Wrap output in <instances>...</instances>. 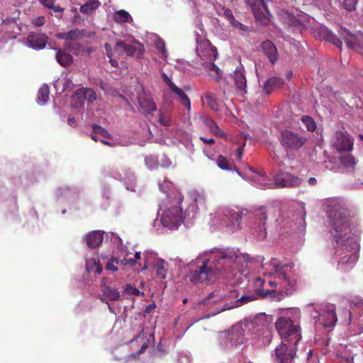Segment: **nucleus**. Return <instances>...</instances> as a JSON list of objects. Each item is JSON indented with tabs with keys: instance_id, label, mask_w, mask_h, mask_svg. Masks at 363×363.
<instances>
[{
	"instance_id": "obj_1",
	"label": "nucleus",
	"mask_w": 363,
	"mask_h": 363,
	"mask_svg": "<svg viewBox=\"0 0 363 363\" xmlns=\"http://www.w3.org/2000/svg\"><path fill=\"white\" fill-rule=\"evenodd\" d=\"M255 260L235 247H214L199 254L187 265L186 281L193 284L213 282L218 277L231 278Z\"/></svg>"
},
{
	"instance_id": "obj_2",
	"label": "nucleus",
	"mask_w": 363,
	"mask_h": 363,
	"mask_svg": "<svg viewBox=\"0 0 363 363\" xmlns=\"http://www.w3.org/2000/svg\"><path fill=\"white\" fill-rule=\"evenodd\" d=\"M301 316L298 308L280 309L275 325L281 342L274 349L276 363H294L297 345L301 339Z\"/></svg>"
},
{
	"instance_id": "obj_3",
	"label": "nucleus",
	"mask_w": 363,
	"mask_h": 363,
	"mask_svg": "<svg viewBox=\"0 0 363 363\" xmlns=\"http://www.w3.org/2000/svg\"><path fill=\"white\" fill-rule=\"evenodd\" d=\"M264 284L272 289H265L263 294L275 301L291 296L296 290L300 277L299 269L293 262H280L272 259L267 264Z\"/></svg>"
},
{
	"instance_id": "obj_4",
	"label": "nucleus",
	"mask_w": 363,
	"mask_h": 363,
	"mask_svg": "<svg viewBox=\"0 0 363 363\" xmlns=\"http://www.w3.org/2000/svg\"><path fill=\"white\" fill-rule=\"evenodd\" d=\"M174 198L168 197V206L165 210L162 206H159L158 213L162 211L160 222L162 227H179L180 225L188 226L193 225V220L196 218L198 211V203L203 200L199 194L194 195L193 201L188 206L185 211L180 207L184 196L179 190L174 191Z\"/></svg>"
},
{
	"instance_id": "obj_5",
	"label": "nucleus",
	"mask_w": 363,
	"mask_h": 363,
	"mask_svg": "<svg viewBox=\"0 0 363 363\" xmlns=\"http://www.w3.org/2000/svg\"><path fill=\"white\" fill-rule=\"evenodd\" d=\"M330 235L336 243L335 255L338 267L344 271L351 269L359 258V237L352 228H330Z\"/></svg>"
},
{
	"instance_id": "obj_6",
	"label": "nucleus",
	"mask_w": 363,
	"mask_h": 363,
	"mask_svg": "<svg viewBox=\"0 0 363 363\" xmlns=\"http://www.w3.org/2000/svg\"><path fill=\"white\" fill-rule=\"evenodd\" d=\"M247 169L254 175L250 177L247 174H242L238 170L237 173L244 179L250 181L252 184L259 189H269L277 187H296L301 184V179L296 177L289 172H281L275 174L274 177V182L269 183L265 172L263 169L257 170L251 166H247Z\"/></svg>"
},
{
	"instance_id": "obj_7",
	"label": "nucleus",
	"mask_w": 363,
	"mask_h": 363,
	"mask_svg": "<svg viewBox=\"0 0 363 363\" xmlns=\"http://www.w3.org/2000/svg\"><path fill=\"white\" fill-rule=\"evenodd\" d=\"M306 311L313 318L317 327H333L337 322L335 308L333 304L310 303L306 306Z\"/></svg>"
},
{
	"instance_id": "obj_8",
	"label": "nucleus",
	"mask_w": 363,
	"mask_h": 363,
	"mask_svg": "<svg viewBox=\"0 0 363 363\" xmlns=\"http://www.w3.org/2000/svg\"><path fill=\"white\" fill-rule=\"evenodd\" d=\"M327 216L333 225H342L347 220L348 209L347 203L340 198L330 199L326 201Z\"/></svg>"
},
{
	"instance_id": "obj_9",
	"label": "nucleus",
	"mask_w": 363,
	"mask_h": 363,
	"mask_svg": "<svg viewBox=\"0 0 363 363\" xmlns=\"http://www.w3.org/2000/svg\"><path fill=\"white\" fill-rule=\"evenodd\" d=\"M244 336L242 325H237L228 331L221 333L219 335V342L224 349L230 350L233 347L243 344L245 340Z\"/></svg>"
},
{
	"instance_id": "obj_10",
	"label": "nucleus",
	"mask_w": 363,
	"mask_h": 363,
	"mask_svg": "<svg viewBox=\"0 0 363 363\" xmlns=\"http://www.w3.org/2000/svg\"><path fill=\"white\" fill-rule=\"evenodd\" d=\"M279 141L283 148L289 152L301 148L306 144L307 138L298 133L285 130L281 131Z\"/></svg>"
},
{
	"instance_id": "obj_11",
	"label": "nucleus",
	"mask_w": 363,
	"mask_h": 363,
	"mask_svg": "<svg viewBox=\"0 0 363 363\" xmlns=\"http://www.w3.org/2000/svg\"><path fill=\"white\" fill-rule=\"evenodd\" d=\"M272 320V316L267 315L264 313H260L246 320V328H247L249 330L253 329L255 333H261L265 335L266 337L269 338L271 333L270 331L268 330L267 326Z\"/></svg>"
},
{
	"instance_id": "obj_12",
	"label": "nucleus",
	"mask_w": 363,
	"mask_h": 363,
	"mask_svg": "<svg viewBox=\"0 0 363 363\" xmlns=\"http://www.w3.org/2000/svg\"><path fill=\"white\" fill-rule=\"evenodd\" d=\"M250 7L257 21L262 25L269 23L270 13L264 0H245Z\"/></svg>"
},
{
	"instance_id": "obj_13",
	"label": "nucleus",
	"mask_w": 363,
	"mask_h": 363,
	"mask_svg": "<svg viewBox=\"0 0 363 363\" xmlns=\"http://www.w3.org/2000/svg\"><path fill=\"white\" fill-rule=\"evenodd\" d=\"M339 34L348 48L363 55V33L352 34L347 29L341 28Z\"/></svg>"
},
{
	"instance_id": "obj_14",
	"label": "nucleus",
	"mask_w": 363,
	"mask_h": 363,
	"mask_svg": "<svg viewBox=\"0 0 363 363\" xmlns=\"http://www.w3.org/2000/svg\"><path fill=\"white\" fill-rule=\"evenodd\" d=\"M116 51L120 55L125 54L128 56L140 57L143 54L144 47L137 40H134L132 45L123 41H118L116 44Z\"/></svg>"
},
{
	"instance_id": "obj_15",
	"label": "nucleus",
	"mask_w": 363,
	"mask_h": 363,
	"mask_svg": "<svg viewBox=\"0 0 363 363\" xmlns=\"http://www.w3.org/2000/svg\"><path fill=\"white\" fill-rule=\"evenodd\" d=\"M198 45L196 47V53L203 62H213L218 57V52L215 47H213L208 40H203L201 42L196 40Z\"/></svg>"
},
{
	"instance_id": "obj_16",
	"label": "nucleus",
	"mask_w": 363,
	"mask_h": 363,
	"mask_svg": "<svg viewBox=\"0 0 363 363\" xmlns=\"http://www.w3.org/2000/svg\"><path fill=\"white\" fill-rule=\"evenodd\" d=\"M110 174L113 179L123 181L127 190L133 192L136 191V178L130 169H123L122 172L118 169H111Z\"/></svg>"
},
{
	"instance_id": "obj_17",
	"label": "nucleus",
	"mask_w": 363,
	"mask_h": 363,
	"mask_svg": "<svg viewBox=\"0 0 363 363\" xmlns=\"http://www.w3.org/2000/svg\"><path fill=\"white\" fill-rule=\"evenodd\" d=\"M331 145L337 152L350 151L352 148V142L349 135L344 131H337L331 139Z\"/></svg>"
},
{
	"instance_id": "obj_18",
	"label": "nucleus",
	"mask_w": 363,
	"mask_h": 363,
	"mask_svg": "<svg viewBox=\"0 0 363 363\" xmlns=\"http://www.w3.org/2000/svg\"><path fill=\"white\" fill-rule=\"evenodd\" d=\"M96 99L95 91L91 89H80L77 90L72 97V106L74 108L82 107L84 101L92 102Z\"/></svg>"
},
{
	"instance_id": "obj_19",
	"label": "nucleus",
	"mask_w": 363,
	"mask_h": 363,
	"mask_svg": "<svg viewBox=\"0 0 363 363\" xmlns=\"http://www.w3.org/2000/svg\"><path fill=\"white\" fill-rule=\"evenodd\" d=\"M101 291L100 299L106 303H108L110 301H118L121 297L120 291L114 286L107 284L105 279L101 284Z\"/></svg>"
},
{
	"instance_id": "obj_20",
	"label": "nucleus",
	"mask_w": 363,
	"mask_h": 363,
	"mask_svg": "<svg viewBox=\"0 0 363 363\" xmlns=\"http://www.w3.org/2000/svg\"><path fill=\"white\" fill-rule=\"evenodd\" d=\"M95 35L94 32L89 31L86 30L74 29L68 32L58 33L55 37L58 39L65 40H75L82 39L84 38H92Z\"/></svg>"
},
{
	"instance_id": "obj_21",
	"label": "nucleus",
	"mask_w": 363,
	"mask_h": 363,
	"mask_svg": "<svg viewBox=\"0 0 363 363\" xmlns=\"http://www.w3.org/2000/svg\"><path fill=\"white\" fill-rule=\"evenodd\" d=\"M48 42V37L45 34L40 33H31L26 39L28 47L35 50L43 49Z\"/></svg>"
},
{
	"instance_id": "obj_22",
	"label": "nucleus",
	"mask_w": 363,
	"mask_h": 363,
	"mask_svg": "<svg viewBox=\"0 0 363 363\" xmlns=\"http://www.w3.org/2000/svg\"><path fill=\"white\" fill-rule=\"evenodd\" d=\"M138 101L143 113L151 114L157 110L156 104L153 101L152 97L145 93L138 96Z\"/></svg>"
},
{
	"instance_id": "obj_23",
	"label": "nucleus",
	"mask_w": 363,
	"mask_h": 363,
	"mask_svg": "<svg viewBox=\"0 0 363 363\" xmlns=\"http://www.w3.org/2000/svg\"><path fill=\"white\" fill-rule=\"evenodd\" d=\"M199 120L213 135L220 138L225 135L224 132L218 127L217 123L208 116L200 115Z\"/></svg>"
},
{
	"instance_id": "obj_24",
	"label": "nucleus",
	"mask_w": 363,
	"mask_h": 363,
	"mask_svg": "<svg viewBox=\"0 0 363 363\" xmlns=\"http://www.w3.org/2000/svg\"><path fill=\"white\" fill-rule=\"evenodd\" d=\"M173 94L178 96V100L186 108L188 113L191 111V101L188 96L182 89L179 88L175 84L169 89Z\"/></svg>"
},
{
	"instance_id": "obj_25",
	"label": "nucleus",
	"mask_w": 363,
	"mask_h": 363,
	"mask_svg": "<svg viewBox=\"0 0 363 363\" xmlns=\"http://www.w3.org/2000/svg\"><path fill=\"white\" fill-rule=\"evenodd\" d=\"M262 48L269 60L274 64L278 59L277 50L270 40H265L262 43Z\"/></svg>"
},
{
	"instance_id": "obj_26",
	"label": "nucleus",
	"mask_w": 363,
	"mask_h": 363,
	"mask_svg": "<svg viewBox=\"0 0 363 363\" xmlns=\"http://www.w3.org/2000/svg\"><path fill=\"white\" fill-rule=\"evenodd\" d=\"M234 82L238 90H239L242 94H245L247 92V81L242 67H239L235 71Z\"/></svg>"
},
{
	"instance_id": "obj_27",
	"label": "nucleus",
	"mask_w": 363,
	"mask_h": 363,
	"mask_svg": "<svg viewBox=\"0 0 363 363\" xmlns=\"http://www.w3.org/2000/svg\"><path fill=\"white\" fill-rule=\"evenodd\" d=\"M103 234L104 232L101 230L90 232L85 239L87 246L91 248L99 247L103 241Z\"/></svg>"
},
{
	"instance_id": "obj_28",
	"label": "nucleus",
	"mask_w": 363,
	"mask_h": 363,
	"mask_svg": "<svg viewBox=\"0 0 363 363\" xmlns=\"http://www.w3.org/2000/svg\"><path fill=\"white\" fill-rule=\"evenodd\" d=\"M202 66L204 69L208 72V75L215 79L216 82H219L223 75L221 69L217 67L213 62H202Z\"/></svg>"
},
{
	"instance_id": "obj_29",
	"label": "nucleus",
	"mask_w": 363,
	"mask_h": 363,
	"mask_svg": "<svg viewBox=\"0 0 363 363\" xmlns=\"http://www.w3.org/2000/svg\"><path fill=\"white\" fill-rule=\"evenodd\" d=\"M284 84V79L277 77H272L265 81L262 91L266 94H271L276 88H278Z\"/></svg>"
},
{
	"instance_id": "obj_30",
	"label": "nucleus",
	"mask_w": 363,
	"mask_h": 363,
	"mask_svg": "<svg viewBox=\"0 0 363 363\" xmlns=\"http://www.w3.org/2000/svg\"><path fill=\"white\" fill-rule=\"evenodd\" d=\"M154 268L156 270L157 277L160 279H164L168 271L167 263L164 259L158 258L155 261Z\"/></svg>"
},
{
	"instance_id": "obj_31",
	"label": "nucleus",
	"mask_w": 363,
	"mask_h": 363,
	"mask_svg": "<svg viewBox=\"0 0 363 363\" xmlns=\"http://www.w3.org/2000/svg\"><path fill=\"white\" fill-rule=\"evenodd\" d=\"M279 19L286 25L289 26H298L300 21L289 11L282 10L279 14Z\"/></svg>"
},
{
	"instance_id": "obj_32",
	"label": "nucleus",
	"mask_w": 363,
	"mask_h": 363,
	"mask_svg": "<svg viewBox=\"0 0 363 363\" xmlns=\"http://www.w3.org/2000/svg\"><path fill=\"white\" fill-rule=\"evenodd\" d=\"M56 196L58 200L65 199L69 201L76 197V193L68 187H62L57 190Z\"/></svg>"
},
{
	"instance_id": "obj_33",
	"label": "nucleus",
	"mask_w": 363,
	"mask_h": 363,
	"mask_svg": "<svg viewBox=\"0 0 363 363\" xmlns=\"http://www.w3.org/2000/svg\"><path fill=\"white\" fill-rule=\"evenodd\" d=\"M86 269L89 273L94 272L95 274H99L102 272L103 267L97 259L91 258L86 259Z\"/></svg>"
},
{
	"instance_id": "obj_34",
	"label": "nucleus",
	"mask_w": 363,
	"mask_h": 363,
	"mask_svg": "<svg viewBox=\"0 0 363 363\" xmlns=\"http://www.w3.org/2000/svg\"><path fill=\"white\" fill-rule=\"evenodd\" d=\"M256 298L254 295H245L238 298L233 304L228 305L225 304L221 311L229 310L233 308L241 306L250 301H252Z\"/></svg>"
},
{
	"instance_id": "obj_35",
	"label": "nucleus",
	"mask_w": 363,
	"mask_h": 363,
	"mask_svg": "<svg viewBox=\"0 0 363 363\" xmlns=\"http://www.w3.org/2000/svg\"><path fill=\"white\" fill-rule=\"evenodd\" d=\"M55 57L57 62L62 66H67L72 62V55L62 50H57Z\"/></svg>"
},
{
	"instance_id": "obj_36",
	"label": "nucleus",
	"mask_w": 363,
	"mask_h": 363,
	"mask_svg": "<svg viewBox=\"0 0 363 363\" xmlns=\"http://www.w3.org/2000/svg\"><path fill=\"white\" fill-rule=\"evenodd\" d=\"M113 19L118 23H131L133 21L130 13L125 10L116 11L113 15Z\"/></svg>"
},
{
	"instance_id": "obj_37",
	"label": "nucleus",
	"mask_w": 363,
	"mask_h": 363,
	"mask_svg": "<svg viewBox=\"0 0 363 363\" xmlns=\"http://www.w3.org/2000/svg\"><path fill=\"white\" fill-rule=\"evenodd\" d=\"M340 164L350 170H353L357 161L350 154H344L340 157Z\"/></svg>"
},
{
	"instance_id": "obj_38",
	"label": "nucleus",
	"mask_w": 363,
	"mask_h": 363,
	"mask_svg": "<svg viewBox=\"0 0 363 363\" xmlns=\"http://www.w3.org/2000/svg\"><path fill=\"white\" fill-rule=\"evenodd\" d=\"M49 87L47 84H43L38 90L37 102L40 105H45L49 99Z\"/></svg>"
},
{
	"instance_id": "obj_39",
	"label": "nucleus",
	"mask_w": 363,
	"mask_h": 363,
	"mask_svg": "<svg viewBox=\"0 0 363 363\" xmlns=\"http://www.w3.org/2000/svg\"><path fill=\"white\" fill-rule=\"evenodd\" d=\"M100 4L96 0H90L80 7L82 13L89 14L99 6Z\"/></svg>"
},
{
	"instance_id": "obj_40",
	"label": "nucleus",
	"mask_w": 363,
	"mask_h": 363,
	"mask_svg": "<svg viewBox=\"0 0 363 363\" xmlns=\"http://www.w3.org/2000/svg\"><path fill=\"white\" fill-rule=\"evenodd\" d=\"M61 85L62 86V92H64L67 90H72L74 86L72 80L69 78H64L62 80L58 79L54 83V86L57 89H58V86Z\"/></svg>"
},
{
	"instance_id": "obj_41",
	"label": "nucleus",
	"mask_w": 363,
	"mask_h": 363,
	"mask_svg": "<svg viewBox=\"0 0 363 363\" xmlns=\"http://www.w3.org/2000/svg\"><path fill=\"white\" fill-rule=\"evenodd\" d=\"M204 97L207 101L209 108L214 111H217L218 110V105L216 95L212 92H206L204 94Z\"/></svg>"
},
{
	"instance_id": "obj_42",
	"label": "nucleus",
	"mask_w": 363,
	"mask_h": 363,
	"mask_svg": "<svg viewBox=\"0 0 363 363\" xmlns=\"http://www.w3.org/2000/svg\"><path fill=\"white\" fill-rule=\"evenodd\" d=\"M43 6L53 11L55 13L62 12L64 9L60 6L55 5L56 0H38Z\"/></svg>"
},
{
	"instance_id": "obj_43",
	"label": "nucleus",
	"mask_w": 363,
	"mask_h": 363,
	"mask_svg": "<svg viewBox=\"0 0 363 363\" xmlns=\"http://www.w3.org/2000/svg\"><path fill=\"white\" fill-rule=\"evenodd\" d=\"M301 120L308 131L313 132L315 130L316 123L311 116H303Z\"/></svg>"
},
{
	"instance_id": "obj_44",
	"label": "nucleus",
	"mask_w": 363,
	"mask_h": 363,
	"mask_svg": "<svg viewBox=\"0 0 363 363\" xmlns=\"http://www.w3.org/2000/svg\"><path fill=\"white\" fill-rule=\"evenodd\" d=\"M226 216L228 219L232 222V225H235L239 220L242 218V213L240 211H235L234 210H228Z\"/></svg>"
},
{
	"instance_id": "obj_45",
	"label": "nucleus",
	"mask_w": 363,
	"mask_h": 363,
	"mask_svg": "<svg viewBox=\"0 0 363 363\" xmlns=\"http://www.w3.org/2000/svg\"><path fill=\"white\" fill-rule=\"evenodd\" d=\"M159 121L164 126H170L172 125L171 114L169 111H160Z\"/></svg>"
},
{
	"instance_id": "obj_46",
	"label": "nucleus",
	"mask_w": 363,
	"mask_h": 363,
	"mask_svg": "<svg viewBox=\"0 0 363 363\" xmlns=\"http://www.w3.org/2000/svg\"><path fill=\"white\" fill-rule=\"evenodd\" d=\"M128 253L126 254V255L123 258H112L111 262L113 263H116L117 264H122L124 266L126 265H130L133 266L135 264V260L133 259V258L128 257Z\"/></svg>"
},
{
	"instance_id": "obj_47",
	"label": "nucleus",
	"mask_w": 363,
	"mask_h": 363,
	"mask_svg": "<svg viewBox=\"0 0 363 363\" xmlns=\"http://www.w3.org/2000/svg\"><path fill=\"white\" fill-rule=\"evenodd\" d=\"M145 162L147 168H149L151 170L155 169L158 167V160L157 157L155 156H147L145 158Z\"/></svg>"
},
{
	"instance_id": "obj_48",
	"label": "nucleus",
	"mask_w": 363,
	"mask_h": 363,
	"mask_svg": "<svg viewBox=\"0 0 363 363\" xmlns=\"http://www.w3.org/2000/svg\"><path fill=\"white\" fill-rule=\"evenodd\" d=\"M155 46L157 49L161 52L162 57L163 58H166L167 56V51L165 48L164 42L162 39L158 38L155 41Z\"/></svg>"
},
{
	"instance_id": "obj_49",
	"label": "nucleus",
	"mask_w": 363,
	"mask_h": 363,
	"mask_svg": "<svg viewBox=\"0 0 363 363\" xmlns=\"http://www.w3.org/2000/svg\"><path fill=\"white\" fill-rule=\"evenodd\" d=\"M217 165L223 170H231L228 161L223 156L220 155L217 160Z\"/></svg>"
},
{
	"instance_id": "obj_50",
	"label": "nucleus",
	"mask_w": 363,
	"mask_h": 363,
	"mask_svg": "<svg viewBox=\"0 0 363 363\" xmlns=\"http://www.w3.org/2000/svg\"><path fill=\"white\" fill-rule=\"evenodd\" d=\"M92 130H94V133H97L99 135L102 136L104 138H108L109 135L106 129L96 124L92 125Z\"/></svg>"
},
{
	"instance_id": "obj_51",
	"label": "nucleus",
	"mask_w": 363,
	"mask_h": 363,
	"mask_svg": "<svg viewBox=\"0 0 363 363\" xmlns=\"http://www.w3.org/2000/svg\"><path fill=\"white\" fill-rule=\"evenodd\" d=\"M327 40L331 43H333L337 47L341 48H342V40L337 38L333 33H328Z\"/></svg>"
},
{
	"instance_id": "obj_52",
	"label": "nucleus",
	"mask_w": 363,
	"mask_h": 363,
	"mask_svg": "<svg viewBox=\"0 0 363 363\" xmlns=\"http://www.w3.org/2000/svg\"><path fill=\"white\" fill-rule=\"evenodd\" d=\"M327 40L331 43H333L337 47L341 48H342V40L337 38L333 33H328Z\"/></svg>"
},
{
	"instance_id": "obj_53",
	"label": "nucleus",
	"mask_w": 363,
	"mask_h": 363,
	"mask_svg": "<svg viewBox=\"0 0 363 363\" xmlns=\"http://www.w3.org/2000/svg\"><path fill=\"white\" fill-rule=\"evenodd\" d=\"M253 234L255 235L257 240H264L267 234L266 228H253Z\"/></svg>"
},
{
	"instance_id": "obj_54",
	"label": "nucleus",
	"mask_w": 363,
	"mask_h": 363,
	"mask_svg": "<svg viewBox=\"0 0 363 363\" xmlns=\"http://www.w3.org/2000/svg\"><path fill=\"white\" fill-rule=\"evenodd\" d=\"M357 1L355 0H344L343 7L348 11H354L356 9Z\"/></svg>"
},
{
	"instance_id": "obj_55",
	"label": "nucleus",
	"mask_w": 363,
	"mask_h": 363,
	"mask_svg": "<svg viewBox=\"0 0 363 363\" xmlns=\"http://www.w3.org/2000/svg\"><path fill=\"white\" fill-rule=\"evenodd\" d=\"M158 184L160 191L165 194H168V191L172 185V182L168 179H164L162 184L159 183Z\"/></svg>"
},
{
	"instance_id": "obj_56",
	"label": "nucleus",
	"mask_w": 363,
	"mask_h": 363,
	"mask_svg": "<svg viewBox=\"0 0 363 363\" xmlns=\"http://www.w3.org/2000/svg\"><path fill=\"white\" fill-rule=\"evenodd\" d=\"M124 292L130 295H138L140 291L138 289L132 286L131 285L127 284L124 288Z\"/></svg>"
},
{
	"instance_id": "obj_57",
	"label": "nucleus",
	"mask_w": 363,
	"mask_h": 363,
	"mask_svg": "<svg viewBox=\"0 0 363 363\" xmlns=\"http://www.w3.org/2000/svg\"><path fill=\"white\" fill-rule=\"evenodd\" d=\"M257 219L259 220L258 225H264L266 224L265 221L267 220V215L264 211H259L256 214Z\"/></svg>"
},
{
	"instance_id": "obj_58",
	"label": "nucleus",
	"mask_w": 363,
	"mask_h": 363,
	"mask_svg": "<svg viewBox=\"0 0 363 363\" xmlns=\"http://www.w3.org/2000/svg\"><path fill=\"white\" fill-rule=\"evenodd\" d=\"M179 363H191V359L187 354L182 353L178 357Z\"/></svg>"
},
{
	"instance_id": "obj_59",
	"label": "nucleus",
	"mask_w": 363,
	"mask_h": 363,
	"mask_svg": "<svg viewBox=\"0 0 363 363\" xmlns=\"http://www.w3.org/2000/svg\"><path fill=\"white\" fill-rule=\"evenodd\" d=\"M352 303H354V306L357 307L358 310H359L362 312V315L363 314V299H361L359 298H356V301H352Z\"/></svg>"
},
{
	"instance_id": "obj_60",
	"label": "nucleus",
	"mask_w": 363,
	"mask_h": 363,
	"mask_svg": "<svg viewBox=\"0 0 363 363\" xmlns=\"http://www.w3.org/2000/svg\"><path fill=\"white\" fill-rule=\"evenodd\" d=\"M223 15L228 21L234 17L232 11L228 9H223Z\"/></svg>"
},
{
	"instance_id": "obj_61",
	"label": "nucleus",
	"mask_w": 363,
	"mask_h": 363,
	"mask_svg": "<svg viewBox=\"0 0 363 363\" xmlns=\"http://www.w3.org/2000/svg\"><path fill=\"white\" fill-rule=\"evenodd\" d=\"M162 77L165 84L167 85L168 89H169L172 86V85L174 84L172 79L165 73H162Z\"/></svg>"
},
{
	"instance_id": "obj_62",
	"label": "nucleus",
	"mask_w": 363,
	"mask_h": 363,
	"mask_svg": "<svg viewBox=\"0 0 363 363\" xmlns=\"http://www.w3.org/2000/svg\"><path fill=\"white\" fill-rule=\"evenodd\" d=\"M45 22V18L43 16H39L33 21V23L36 26H41L44 25Z\"/></svg>"
},
{
	"instance_id": "obj_63",
	"label": "nucleus",
	"mask_w": 363,
	"mask_h": 363,
	"mask_svg": "<svg viewBox=\"0 0 363 363\" xmlns=\"http://www.w3.org/2000/svg\"><path fill=\"white\" fill-rule=\"evenodd\" d=\"M161 162L162 166L164 167H169L172 164L171 160L166 155L162 156Z\"/></svg>"
},
{
	"instance_id": "obj_64",
	"label": "nucleus",
	"mask_w": 363,
	"mask_h": 363,
	"mask_svg": "<svg viewBox=\"0 0 363 363\" xmlns=\"http://www.w3.org/2000/svg\"><path fill=\"white\" fill-rule=\"evenodd\" d=\"M243 155V147H239L236 149L235 155L236 158L239 160L242 159Z\"/></svg>"
}]
</instances>
